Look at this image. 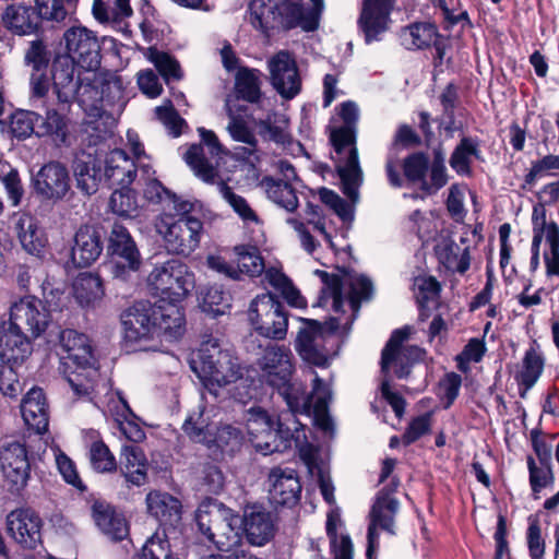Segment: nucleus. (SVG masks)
I'll return each mask as SVG.
<instances>
[{"label":"nucleus","instance_id":"nucleus-12","mask_svg":"<svg viewBox=\"0 0 559 559\" xmlns=\"http://www.w3.org/2000/svg\"><path fill=\"white\" fill-rule=\"evenodd\" d=\"M155 226L171 253L189 255L200 246L203 223L197 217L180 214L175 218L165 213L157 218Z\"/></svg>","mask_w":559,"mask_h":559},{"label":"nucleus","instance_id":"nucleus-18","mask_svg":"<svg viewBox=\"0 0 559 559\" xmlns=\"http://www.w3.org/2000/svg\"><path fill=\"white\" fill-rule=\"evenodd\" d=\"M67 56L79 69L95 72L100 66V45L94 32L83 26H72L63 34Z\"/></svg>","mask_w":559,"mask_h":559},{"label":"nucleus","instance_id":"nucleus-46","mask_svg":"<svg viewBox=\"0 0 559 559\" xmlns=\"http://www.w3.org/2000/svg\"><path fill=\"white\" fill-rule=\"evenodd\" d=\"M481 159L480 141L473 136H463L450 157L451 168L460 176L472 174L473 159Z\"/></svg>","mask_w":559,"mask_h":559},{"label":"nucleus","instance_id":"nucleus-40","mask_svg":"<svg viewBox=\"0 0 559 559\" xmlns=\"http://www.w3.org/2000/svg\"><path fill=\"white\" fill-rule=\"evenodd\" d=\"M435 252L439 263L450 272L464 274L469 269V248L460 246L449 237H443L438 241Z\"/></svg>","mask_w":559,"mask_h":559},{"label":"nucleus","instance_id":"nucleus-7","mask_svg":"<svg viewBox=\"0 0 559 559\" xmlns=\"http://www.w3.org/2000/svg\"><path fill=\"white\" fill-rule=\"evenodd\" d=\"M191 369L203 385L202 401H206V394L216 399L223 386L241 377L238 359L229 350L222 349L215 338L201 344L197 357L191 360Z\"/></svg>","mask_w":559,"mask_h":559},{"label":"nucleus","instance_id":"nucleus-3","mask_svg":"<svg viewBox=\"0 0 559 559\" xmlns=\"http://www.w3.org/2000/svg\"><path fill=\"white\" fill-rule=\"evenodd\" d=\"M340 116L344 126L331 133V143L337 155L336 171L342 182V191L349 202L342 199L333 190L319 189V198L344 223H352L355 215V204L359 199V187L362 182V171L359 166L358 152L355 146L356 124L359 118L358 106L354 102H344L341 105Z\"/></svg>","mask_w":559,"mask_h":559},{"label":"nucleus","instance_id":"nucleus-41","mask_svg":"<svg viewBox=\"0 0 559 559\" xmlns=\"http://www.w3.org/2000/svg\"><path fill=\"white\" fill-rule=\"evenodd\" d=\"M225 108L229 118L227 131L234 141L248 144L252 148L255 147L257 139L252 130L245 121V117L251 119V110L248 106L236 105V100L227 97Z\"/></svg>","mask_w":559,"mask_h":559},{"label":"nucleus","instance_id":"nucleus-36","mask_svg":"<svg viewBox=\"0 0 559 559\" xmlns=\"http://www.w3.org/2000/svg\"><path fill=\"white\" fill-rule=\"evenodd\" d=\"M76 62L67 55L59 56L52 64V79L57 97L60 103H68L79 90L81 79Z\"/></svg>","mask_w":559,"mask_h":559},{"label":"nucleus","instance_id":"nucleus-48","mask_svg":"<svg viewBox=\"0 0 559 559\" xmlns=\"http://www.w3.org/2000/svg\"><path fill=\"white\" fill-rule=\"evenodd\" d=\"M19 240L23 249L33 255H40L47 243L44 231L32 216H22L16 224Z\"/></svg>","mask_w":559,"mask_h":559},{"label":"nucleus","instance_id":"nucleus-5","mask_svg":"<svg viewBox=\"0 0 559 559\" xmlns=\"http://www.w3.org/2000/svg\"><path fill=\"white\" fill-rule=\"evenodd\" d=\"M73 168L78 188L85 194L95 193L103 179L111 187H124L140 175L139 165L121 148L110 151L100 159L98 151L90 147L88 152L76 155Z\"/></svg>","mask_w":559,"mask_h":559},{"label":"nucleus","instance_id":"nucleus-52","mask_svg":"<svg viewBox=\"0 0 559 559\" xmlns=\"http://www.w3.org/2000/svg\"><path fill=\"white\" fill-rule=\"evenodd\" d=\"M341 525L338 510H331L326 519V534L331 542L334 559H353V544L348 535L337 536V527Z\"/></svg>","mask_w":559,"mask_h":559},{"label":"nucleus","instance_id":"nucleus-49","mask_svg":"<svg viewBox=\"0 0 559 559\" xmlns=\"http://www.w3.org/2000/svg\"><path fill=\"white\" fill-rule=\"evenodd\" d=\"M35 8L41 19L51 23H64L71 19L78 8L79 0H34Z\"/></svg>","mask_w":559,"mask_h":559},{"label":"nucleus","instance_id":"nucleus-15","mask_svg":"<svg viewBox=\"0 0 559 559\" xmlns=\"http://www.w3.org/2000/svg\"><path fill=\"white\" fill-rule=\"evenodd\" d=\"M306 326L298 333L296 349L300 357L318 367L329 364V350L325 348V337L336 333L340 328L338 319L330 318L324 324L317 320H305Z\"/></svg>","mask_w":559,"mask_h":559},{"label":"nucleus","instance_id":"nucleus-56","mask_svg":"<svg viewBox=\"0 0 559 559\" xmlns=\"http://www.w3.org/2000/svg\"><path fill=\"white\" fill-rule=\"evenodd\" d=\"M88 457L92 468L97 473H111L117 468L115 455L100 439L90 444Z\"/></svg>","mask_w":559,"mask_h":559},{"label":"nucleus","instance_id":"nucleus-35","mask_svg":"<svg viewBox=\"0 0 559 559\" xmlns=\"http://www.w3.org/2000/svg\"><path fill=\"white\" fill-rule=\"evenodd\" d=\"M21 414L28 429L38 435L48 430L49 413L45 393L39 388H32L23 397Z\"/></svg>","mask_w":559,"mask_h":559},{"label":"nucleus","instance_id":"nucleus-23","mask_svg":"<svg viewBox=\"0 0 559 559\" xmlns=\"http://www.w3.org/2000/svg\"><path fill=\"white\" fill-rule=\"evenodd\" d=\"M282 0L276 4V11L281 23L286 28L300 27L302 31L312 32L319 27L321 14L324 9L323 0Z\"/></svg>","mask_w":559,"mask_h":559},{"label":"nucleus","instance_id":"nucleus-58","mask_svg":"<svg viewBox=\"0 0 559 559\" xmlns=\"http://www.w3.org/2000/svg\"><path fill=\"white\" fill-rule=\"evenodd\" d=\"M39 135H49L56 143H64L68 136V119L55 109L47 110Z\"/></svg>","mask_w":559,"mask_h":559},{"label":"nucleus","instance_id":"nucleus-63","mask_svg":"<svg viewBox=\"0 0 559 559\" xmlns=\"http://www.w3.org/2000/svg\"><path fill=\"white\" fill-rule=\"evenodd\" d=\"M39 116L31 110H16L10 116V131L19 140H24L35 132Z\"/></svg>","mask_w":559,"mask_h":559},{"label":"nucleus","instance_id":"nucleus-10","mask_svg":"<svg viewBox=\"0 0 559 559\" xmlns=\"http://www.w3.org/2000/svg\"><path fill=\"white\" fill-rule=\"evenodd\" d=\"M182 430L193 442L202 443L211 450H219L222 453L233 454L242 443V433L238 428L231 425L216 427L210 423L209 411L204 404L189 414Z\"/></svg>","mask_w":559,"mask_h":559},{"label":"nucleus","instance_id":"nucleus-13","mask_svg":"<svg viewBox=\"0 0 559 559\" xmlns=\"http://www.w3.org/2000/svg\"><path fill=\"white\" fill-rule=\"evenodd\" d=\"M249 320L263 337L284 340L288 329V316L284 306L271 293L258 295L250 304Z\"/></svg>","mask_w":559,"mask_h":559},{"label":"nucleus","instance_id":"nucleus-57","mask_svg":"<svg viewBox=\"0 0 559 559\" xmlns=\"http://www.w3.org/2000/svg\"><path fill=\"white\" fill-rule=\"evenodd\" d=\"M526 463L528 468L530 486L534 495L539 493L543 489L554 484L555 476L551 463L537 465L532 455L527 456Z\"/></svg>","mask_w":559,"mask_h":559},{"label":"nucleus","instance_id":"nucleus-38","mask_svg":"<svg viewBox=\"0 0 559 559\" xmlns=\"http://www.w3.org/2000/svg\"><path fill=\"white\" fill-rule=\"evenodd\" d=\"M146 506L148 513L163 526H176L181 520V502L168 492L151 491Z\"/></svg>","mask_w":559,"mask_h":559},{"label":"nucleus","instance_id":"nucleus-54","mask_svg":"<svg viewBox=\"0 0 559 559\" xmlns=\"http://www.w3.org/2000/svg\"><path fill=\"white\" fill-rule=\"evenodd\" d=\"M236 270H239V280L242 275L250 277L261 275L265 269L263 259L255 247L238 246L235 247Z\"/></svg>","mask_w":559,"mask_h":559},{"label":"nucleus","instance_id":"nucleus-42","mask_svg":"<svg viewBox=\"0 0 559 559\" xmlns=\"http://www.w3.org/2000/svg\"><path fill=\"white\" fill-rule=\"evenodd\" d=\"M92 516L98 528L114 540H121L129 533L124 518L104 502L96 501L93 504Z\"/></svg>","mask_w":559,"mask_h":559},{"label":"nucleus","instance_id":"nucleus-61","mask_svg":"<svg viewBox=\"0 0 559 559\" xmlns=\"http://www.w3.org/2000/svg\"><path fill=\"white\" fill-rule=\"evenodd\" d=\"M148 60L155 66L167 83L171 80L181 79L182 73L180 66L169 53L151 48L148 51Z\"/></svg>","mask_w":559,"mask_h":559},{"label":"nucleus","instance_id":"nucleus-53","mask_svg":"<svg viewBox=\"0 0 559 559\" xmlns=\"http://www.w3.org/2000/svg\"><path fill=\"white\" fill-rule=\"evenodd\" d=\"M109 207L114 214L123 218H135L140 214L136 194L129 186L120 187L111 193Z\"/></svg>","mask_w":559,"mask_h":559},{"label":"nucleus","instance_id":"nucleus-32","mask_svg":"<svg viewBox=\"0 0 559 559\" xmlns=\"http://www.w3.org/2000/svg\"><path fill=\"white\" fill-rule=\"evenodd\" d=\"M236 103L243 99L250 104L251 111L267 109L272 106L273 99L261 92V72L257 69L240 68L235 76ZM233 99L234 97L230 96Z\"/></svg>","mask_w":559,"mask_h":559},{"label":"nucleus","instance_id":"nucleus-51","mask_svg":"<svg viewBox=\"0 0 559 559\" xmlns=\"http://www.w3.org/2000/svg\"><path fill=\"white\" fill-rule=\"evenodd\" d=\"M545 359L542 353L531 346L524 355L522 369L516 376V381L525 391L531 390L543 373Z\"/></svg>","mask_w":559,"mask_h":559},{"label":"nucleus","instance_id":"nucleus-33","mask_svg":"<svg viewBox=\"0 0 559 559\" xmlns=\"http://www.w3.org/2000/svg\"><path fill=\"white\" fill-rule=\"evenodd\" d=\"M103 251L98 230L91 225L81 226L74 235L71 259L75 266L86 267L95 262Z\"/></svg>","mask_w":559,"mask_h":559},{"label":"nucleus","instance_id":"nucleus-6","mask_svg":"<svg viewBox=\"0 0 559 559\" xmlns=\"http://www.w3.org/2000/svg\"><path fill=\"white\" fill-rule=\"evenodd\" d=\"M59 372L74 395L88 394L93 380L99 377L97 360L87 335L66 329L59 335Z\"/></svg>","mask_w":559,"mask_h":559},{"label":"nucleus","instance_id":"nucleus-2","mask_svg":"<svg viewBox=\"0 0 559 559\" xmlns=\"http://www.w3.org/2000/svg\"><path fill=\"white\" fill-rule=\"evenodd\" d=\"M262 380L276 389L286 405L293 409H314V426L333 437L334 423L329 414L332 390L318 374H314L312 391L306 393L300 383L292 382L294 365L292 350L277 344L266 346L257 360Z\"/></svg>","mask_w":559,"mask_h":559},{"label":"nucleus","instance_id":"nucleus-28","mask_svg":"<svg viewBox=\"0 0 559 559\" xmlns=\"http://www.w3.org/2000/svg\"><path fill=\"white\" fill-rule=\"evenodd\" d=\"M34 191L40 198L57 202L70 190L69 171L61 163L45 164L33 177Z\"/></svg>","mask_w":559,"mask_h":559},{"label":"nucleus","instance_id":"nucleus-37","mask_svg":"<svg viewBox=\"0 0 559 559\" xmlns=\"http://www.w3.org/2000/svg\"><path fill=\"white\" fill-rule=\"evenodd\" d=\"M241 526L250 544L257 546L264 545L274 531L271 513L257 506L245 509Z\"/></svg>","mask_w":559,"mask_h":559},{"label":"nucleus","instance_id":"nucleus-39","mask_svg":"<svg viewBox=\"0 0 559 559\" xmlns=\"http://www.w3.org/2000/svg\"><path fill=\"white\" fill-rule=\"evenodd\" d=\"M4 26L15 35H29L40 27L41 19L34 7L23 4L9 5L3 15Z\"/></svg>","mask_w":559,"mask_h":559},{"label":"nucleus","instance_id":"nucleus-20","mask_svg":"<svg viewBox=\"0 0 559 559\" xmlns=\"http://www.w3.org/2000/svg\"><path fill=\"white\" fill-rule=\"evenodd\" d=\"M270 82L277 94L286 100L294 99L300 92L302 80L295 57L281 50L267 60Z\"/></svg>","mask_w":559,"mask_h":559},{"label":"nucleus","instance_id":"nucleus-59","mask_svg":"<svg viewBox=\"0 0 559 559\" xmlns=\"http://www.w3.org/2000/svg\"><path fill=\"white\" fill-rule=\"evenodd\" d=\"M217 190L222 198L231 206L243 222L258 223V216L250 207L247 200L241 195L236 194L226 182H218Z\"/></svg>","mask_w":559,"mask_h":559},{"label":"nucleus","instance_id":"nucleus-44","mask_svg":"<svg viewBox=\"0 0 559 559\" xmlns=\"http://www.w3.org/2000/svg\"><path fill=\"white\" fill-rule=\"evenodd\" d=\"M104 295L103 282L97 274L81 273L73 282V296L82 308L97 307Z\"/></svg>","mask_w":559,"mask_h":559},{"label":"nucleus","instance_id":"nucleus-11","mask_svg":"<svg viewBox=\"0 0 559 559\" xmlns=\"http://www.w3.org/2000/svg\"><path fill=\"white\" fill-rule=\"evenodd\" d=\"M147 284L158 299L166 302H179L187 297L195 285L194 273L179 259H169L156 264L147 277Z\"/></svg>","mask_w":559,"mask_h":559},{"label":"nucleus","instance_id":"nucleus-25","mask_svg":"<svg viewBox=\"0 0 559 559\" xmlns=\"http://www.w3.org/2000/svg\"><path fill=\"white\" fill-rule=\"evenodd\" d=\"M286 223L297 233L301 247L309 254H313L317 248V241L312 233L320 234L330 248H334L331 235L326 231L325 219L322 207L311 202L307 203L305 209V218L288 217Z\"/></svg>","mask_w":559,"mask_h":559},{"label":"nucleus","instance_id":"nucleus-22","mask_svg":"<svg viewBox=\"0 0 559 559\" xmlns=\"http://www.w3.org/2000/svg\"><path fill=\"white\" fill-rule=\"evenodd\" d=\"M199 133L202 144L190 146L186 153V162L199 178L212 183L217 177V171L214 164L206 157V153L214 158L223 152V147L213 131L199 128Z\"/></svg>","mask_w":559,"mask_h":559},{"label":"nucleus","instance_id":"nucleus-27","mask_svg":"<svg viewBox=\"0 0 559 559\" xmlns=\"http://www.w3.org/2000/svg\"><path fill=\"white\" fill-rule=\"evenodd\" d=\"M33 353V342L23 330L0 320V360L10 366L23 365Z\"/></svg>","mask_w":559,"mask_h":559},{"label":"nucleus","instance_id":"nucleus-47","mask_svg":"<svg viewBox=\"0 0 559 559\" xmlns=\"http://www.w3.org/2000/svg\"><path fill=\"white\" fill-rule=\"evenodd\" d=\"M267 198L277 206L293 213L298 207L299 200L294 182L274 177H265L262 181Z\"/></svg>","mask_w":559,"mask_h":559},{"label":"nucleus","instance_id":"nucleus-29","mask_svg":"<svg viewBox=\"0 0 559 559\" xmlns=\"http://www.w3.org/2000/svg\"><path fill=\"white\" fill-rule=\"evenodd\" d=\"M394 2L395 0L362 1L358 26L367 44L380 40L381 35L388 29Z\"/></svg>","mask_w":559,"mask_h":559},{"label":"nucleus","instance_id":"nucleus-64","mask_svg":"<svg viewBox=\"0 0 559 559\" xmlns=\"http://www.w3.org/2000/svg\"><path fill=\"white\" fill-rule=\"evenodd\" d=\"M556 171H559V155H545L532 163L528 173L524 177V182L533 186L538 178L554 176Z\"/></svg>","mask_w":559,"mask_h":559},{"label":"nucleus","instance_id":"nucleus-26","mask_svg":"<svg viewBox=\"0 0 559 559\" xmlns=\"http://www.w3.org/2000/svg\"><path fill=\"white\" fill-rule=\"evenodd\" d=\"M94 389H90L88 394L76 395L78 397H88V400L102 411L104 415H110L115 421L134 417L127 400L118 390H114L110 382L105 379L96 378L93 380Z\"/></svg>","mask_w":559,"mask_h":559},{"label":"nucleus","instance_id":"nucleus-45","mask_svg":"<svg viewBox=\"0 0 559 559\" xmlns=\"http://www.w3.org/2000/svg\"><path fill=\"white\" fill-rule=\"evenodd\" d=\"M440 35L438 28L431 23H415L401 33L402 44L407 49H424L433 45L439 58L442 59V50L439 45Z\"/></svg>","mask_w":559,"mask_h":559},{"label":"nucleus","instance_id":"nucleus-9","mask_svg":"<svg viewBox=\"0 0 559 559\" xmlns=\"http://www.w3.org/2000/svg\"><path fill=\"white\" fill-rule=\"evenodd\" d=\"M314 273L323 284L318 301L320 307L331 305L333 311L341 312L344 305L343 288L347 287L348 301L355 318L359 311L360 302L369 300L372 296V283L365 275L348 274L342 280L336 274H330L321 270H316Z\"/></svg>","mask_w":559,"mask_h":559},{"label":"nucleus","instance_id":"nucleus-21","mask_svg":"<svg viewBox=\"0 0 559 559\" xmlns=\"http://www.w3.org/2000/svg\"><path fill=\"white\" fill-rule=\"evenodd\" d=\"M7 322H12L19 329L28 331L33 338L44 334L50 323V313L43 301L34 296H25L12 304L10 317Z\"/></svg>","mask_w":559,"mask_h":559},{"label":"nucleus","instance_id":"nucleus-24","mask_svg":"<svg viewBox=\"0 0 559 559\" xmlns=\"http://www.w3.org/2000/svg\"><path fill=\"white\" fill-rule=\"evenodd\" d=\"M43 521L31 508H17L7 515L9 535L22 547L35 549L41 543Z\"/></svg>","mask_w":559,"mask_h":559},{"label":"nucleus","instance_id":"nucleus-34","mask_svg":"<svg viewBox=\"0 0 559 559\" xmlns=\"http://www.w3.org/2000/svg\"><path fill=\"white\" fill-rule=\"evenodd\" d=\"M250 116L264 139L278 144L290 142L289 120L284 114L274 110V102L267 109L253 110Z\"/></svg>","mask_w":559,"mask_h":559},{"label":"nucleus","instance_id":"nucleus-60","mask_svg":"<svg viewBox=\"0 0 559 559\" xmlns=\"http://www.w3.org/2000/svg\"><path fill=\"white\" fill-rule=\"evenodd\" d=\"M217 190L222 198L231 206L243 222L258 223V216L250 207L247 200L241 195L236 194L226 182H218Z\"/></svg>","mask_w":559,"mask_h":559},{"label":"nucleus","instance_id":"nucleus-17","mask_svg":"<svg viewBox=\"0 0 559 559\" xmlns=\"http://www.w3.org/2000/svg\"><path fill=\"white\" fill-rule=\"evenodd\" d=\"M393 488L384 487L376 496L369 513L367 532L366 556L371 559L379 548V530L390 535H395V515L400 509V502L393 496Z\"/></svg>","mask_w":559,"mask_h":559},{"label":"nucleus","instance_id":"nucleus-43","mask_svg":"<svg viewBox=\"0 0 559 559\" xmlns=\"http://www.w3.org/2000/svg\"><path fill=\"white\" fill-rule=\"evenodd\" d=\"M122 473L128 483L142 486L147 479L148 463L143 450L134 444H124L121 450Z\"/></svg>","mask_w":559,"mask_h":559},{"label":"nucleus","instance_id":"nucleus-55","mask_svg":"<svg viewBox=\"0 0 559 559\" xmlns=\"http://www.w3.org/2000/svg\"><path fill=\"white\" fill-rule=\"evenodd\" d=\"M533 239L531 251L539 252L543 239L547 241L549 233H557L559 239V226L556 222H547L546 210L544 205L538 204L532 212Z\"/></svg>","mask_w":559,"mask_h":559},{"label":"nucleus","instance_id":"nucleus-50","mask_svg":"<svg viewBox=\"0 0 559 559\" xmlns=\"http://www.w3.org/2000/svg\"><path fill=\"white\" fill-rule=\"evenodd\" d=\"M264 278L266 283L277 290L286 301L295 308H305L307 302L300 295V292L294 286L292 281L278 269H264Z\"/></svg>","mask_w":559,"mask_h":559},{"label":"nucleus","instance_id":"nucleus-19","mask_svg":"<svg viewBox=\"0 0 559 559\" xmlns=\"http://www.w3.org/2000/svg\"><path fill=\"white\" fill-rule=\"evenodd\" d=\"M0 468L9 491L20 493L31 477L26 445L19 441L5 443L0 450Z\"/></svg>","mask_w":559,"mask_h":559},{"label":"nucleus","instance_id":"nucleus-16","mask_svg":"<svg viewBox=\"0 0 559 559\" xmlns=\"http://www.w3.org/2000/svg\"><path fill=\"white\" fill-rule=\"evenodd\" d=\"M411 329L405 326L395 330L381 355L382 379H390L393 373L397 378H406L413 364L421 357V349L417 346H403L408 338Z\"/></svg>","mask_w":559,"mask_h":559},{"label":"nucleus","instance_id":"nucleus-62","mask_svg":"<svg viewBox=\"0 0 559 559\" xmlns=\"http://www.w3.org/2000/svg\"><path fill=\"white\" fill-rule=\"evenodd\" d=\"M276 4L271 0H251L249 4L250 17L252 25L266 32L275 20Z\"/></svg>","mask_w":559,"mask_h":559},{"label":"nucleus","instance_id":"nucleus-14","mask_svg":"<svg viewBox=\"0 0 559 559\" xmlns=\"http://www.w3.org/2000/svg\"><path fill=\"white\" fill-rule=\"evenodd\" d=\"M108 252L112 257L111 274L127 281L141 265V254L128 228L115 222L108 234Z\"/></svg>","mask_w":559,"mask_h":559},{"label":"nucleus","instance_id":"nucleus-4","mask_svg":"<svg viewBox=\"0 0 559 559\" xmlns=\"http://www.w3.org/2000/svg\"><path fill=\"white\" fill-rule=\"evenodd\" d=\"M124 341L141 349V344L164 337L167 341L180 338L186 331V318L180 306L158 299L155 302L141 300L121 314Z\"/></svg>","mask_w":559,"mask_h":559},{"label":"nucleus","instance_id":"nucleus-30","mask_svg":"<svg viewBox=\"0 0 559 559\" xmlns=\"http://www.w3.org/2000/svg\"><path fill=\"white\" fill-rule=\"evenodd\" d=\"M154 175L155 171L150 164H141L139 180L144 182V198L151 203L173 209L177 214H188L192 210V203L181 200L176 193L164 187Z\"/></svg>","mask_w":559,"mask_h":559},{"label":"nucleus","instance_id":"nucleus-8","mask_svg":"<svg viewBox=\"0 0 559 559\" xmlns=\"http://www.w3.org/2000/svg\"><path fill=\"white\" fill-rule=\"evenodd\" d=\"M198 531L221 551H231L241 542V518L215 499L206 498L195 511Z\"/></svg>","mask_w":559,"mask_h":559},{"label":"nucleus","instance_id":"nucleus-31","mask_svg":"<svg viewBox=\"0 0 559 559\" xmlns=\"http://www.w3.org/2000/svg\"><path fill=\"white\" fill-rule=\"evenodd\" d=\"M269 480L272 503L292 508L299 502L301 484L295 469L275 467L271 471Z\"/></svg>","mask_w":559,"mask_h":559},{"label":"nucleus","instance_id":"nucleus-1","mask_svg":"<svg viewBox=\"0 0 559 559\" xmlns=\"http://www.w3.org/2000/svg\"><path fill=\"white\" fill-rule=\"evenodd\" d=\"M276 420L262 407L252 406L246 413V426L250 440L258 452L263 455L282 453L295 447L308 473L320 488L323 499L334 503V486L330 477L329 457L321 449L308 442L305 426L297 419V414L312 417L314 409H293L287 406Z\"/></svg>","mask_w":559,"mask_h":559}]
</instances>
